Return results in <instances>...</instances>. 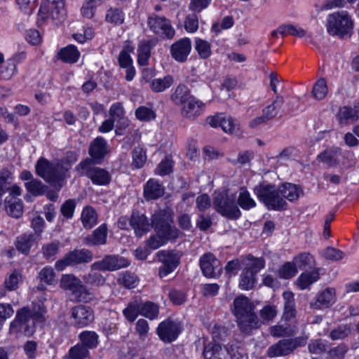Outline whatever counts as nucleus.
Masks as SVG:
<instances>
[{
  "label": "nucleus",
  "instance_id": "obj_11",
  "mask_svg": "<svg viewBox=\"0 0 359 359\" xmlns=\"http://www.w3.org/2000/svg\"><path fill=\"white\" fill-rule=\"evenodd\" d=\"M170 217L167 211L158 210L153 215L151 225L157 233L163 235L167 239H173L178 236V231L170 226Z\"/></svg>",
  "mask_w": 359,
  "mask_h": 359
},
{
  "label": "nucleus",
  "instance_id": "obj_29",
  "mask_svg": "<svg viewBox=\"0 0 359 359\" xmlns=\"http://www.w3.org/2000/svg\"><path fill=\"white\" fill-rule=\"evenodd\" d=\"M283 297L284 300V311L283 317L285 320H290L296 316L294 294L290 291H286L283 292Z\"/></svg>",
  "mask_w": 359,
  "mask_h": 359
},
{
  "label": "nucleus",
  "instance_id": "obj_43",
  "mask_svg": "<svg viewBox=\"0 0 359 359\" xmlns=\"http://www.w3.org/2000/svg\"><path fill=\"white\" fill-rule=\"evenodd\" d=\"M279 34H280L282 36H285L286 35H292L302 38L306 35V31L297 25L285 24L279 26Z\"/></svg>",
  "mask_w": 359,
  "mask_h": 359
},
{
  "label": "nucleus",
  "instance_id": "obj_30",
  "mask_svg": "<svg viewBox=\"0 0 359 359\" xmlns=\"http://www.w3.org/2000/svg\"><path fill=\"white\" fill-rule=\"evenodd\" d=\"M192 97L193 95L190 94L188 87L184 84L178 85L171 95V100L176 105L184 106Z\"/></svg>",
  "mask_w": 359,
  "mask_h": 359
},
{
  "label": "nucleus",
  "instance_id": "obj_34",
  "mask_svg": "<svg viewBox=\"0 0 359 359\" xmlns=\"http://www.w3.org/2000/svg\"><path fill=\"white\" fill-rule=\"evenodd\" d=\"M284 102L285 100L283 96L276 95L272 104L266 107L262 111V114L266 121H269L276 116Z\"/></svg>",
  "mask_w": 359,
  "mask_h": 359
},
{
  "label": "nucleus",
  "instance_id": "obj_37",
  "mask_svg": "<svg viewBox=\"0 0 359 359\" xmlns=\"http://www.w3.org/2000/svg\"><path fill=\"white\" fill-rule=\"evenodd\" d=\"M320 278L318 270L302 273L297 280V285L302 290L306 289Z\"/></svg>",
  "mask_w": 359,
  "mask_h": 359
},
{
  "label": "nucleus",
  "instance_id": "obj_20",
  "mask_svg": "<svg viewBox=\"0 0 359 359\" xmlns=\"http://www.w3.org/2000/svg\"><path fill=\"white\" fill-rule=\"evenodd\" d=\"M107 144L102 137H97L90 144L88 154L95 163H101L107 154Z\"/></svg>",
  "mask_w": 359,
  "mask_h": 359
},
{
  "label": "nucleus",
  "instance_id": "obj_25",
  "mask_svg": "<svg viewBox=\"0 0 359 359\" xmlns=\"http://www.w3.org/2000/svg\"><path fill=\"white\" fill-rule=\"evenodd\" d=\"M337 118L340 123H348L359 119V102L353 107L344 106L341 107L337 114Z\"/></svg>",
  "mask_w": 359,
  "mask_h": 359
},
{
  "label": "nucleus",
  "instance_id": "obj_27",
  "mask_svg": "<svg viewBox=\"0 0 359 359\" xmlns=\"http://www.w3.org/2000/svg\"><path fill=\"white\" fill-rule=\"evenodd\" d=\"M107 229L104 224H102L96 229L91 235L84 238V243L89 246L104 245L107 242Z\"/></svg>",
  "mask_w": 359,
  "mask_h": 359
},
{
  "label": "nucleus",
  "instance_id": "obj_3",
  "mask_svg": "<svg viewBox=\"0 0 359 359\" xmlns=\"http://www.w3.org/2000/svg\"><path fill=\"white\" fill-rule=\"evenodd\" d=\"M36 173L48 183H60L65 177L69 168L63 166L60 161L50 162L41 157L35 165Z\"/></svg>",
  "mask_w": 359,
  "mask_h": 359
},
{
  "label": "nucleus",
  "instance_id": "obj_38",
  "mask_svg": "<svg viewBox=\"0 0 359 359\" xmlns=\"http://www.w3.org/2000/svg\"><path fill=\"white\" fill-rule=\"evenodd\" d=\"M97 216L95 210L91 207H86L81 213V221L86 229L93 228L97 223Z\"/></svg>",
  "mask_w": 359,
  "mask_h": 359
},
{
  "label": "nucleus",
  "instance_id": "obj_31",
  "mask_svg": "<svg viewBox=\"0 0 359 359\" xmlns=\"http://www.w3.org/2000/svg\"><path fill=\"white\" fill-rule=\"evenodd\" d=\"M80 53L75 46L69 45L60 49L57 53L58 59L66 63H75L78 61Z\"/></svg>",
  "mask_w": 359,
  "mask_h": 359
},
{
  "label": "nucleus",
  "instance_id": "obj_62",
  "mask_svg": "<svg viewBox=\"0 0 359 359\" xmlns=\"http://www.w3.org/2000/svg\"><path fill=\"white\" fill-rule=\"evenodd\" d=\"M348 350V348L346 344H341L330 349L327 354L330 359H344Z\"/></svg>",
  "mask_w": 359,
  "mask_h": 359
},
{
  "label": "nucleus",
  "instance_id": "obj_51",
  "mask_svg": "<svg viewBox=\"0 0 359 359\" xmlns=\"http://www.w3.org/2000/svg\"><path fill=\"white\" fill-rule=\"evenodd\" d=\"M141 315L150 319L153 320L157 318L158 315V306L151 302H147L140 304Z\"/></svg>",
  "mask_w": 359,
  "mask_h": 359
},
{
  "label": "nucleus",
  "instance_id": "obj_23",
  "mask_svg": "<svg viewBox=\"0 0 359 359\" xmlns=\"http://www.w3.org/2000/svg\"><path fill=\"white\" fill-rule=\"evenodd\" d=\"M335 302V290L332 287H327L316 296L315 301L311 302L310 305L311 308L318 309L328 308L334 304Z\"/></svg>",
  "mask_w": 359,
  "mask_h": 359
},
{
  "label": "nucleus",
  "instance_id": "obj_39",
  "mask_svg": "<svg viewBox=\"0 0 359 359\" xmlns=\"http://www.w3.org/2000/svg\"><path fill=\"white\" fill-rule=\"evenodd\" d=\"M238 204L245 210H249L256 206V202L251 197L249 191L245 189L241 188L238 197Z\"/></svg>",
  "mask_w": 359,
  "mask_h": 359
},
{
  "label": "nucleus",
  "instance_id": "obj_8",
  "mask_svg": "<svg viewBox=\"0 0 359 359\" xmlns=\"http://www.w3.org/2000/svg\"><path fill=\"white\" fill-rule=\"evenodd\" d=\"M213 205L217 212L229 219H237L241 212L236 203V195L227 191L217 193L213 201Z\"/></svg>",
  "mask_w": 359,
  "mask_h": 359
},
{
  "label": "nucleus",
  "instance_id": "obj_1",
  "mask_svg": "<svg viewBox=\"0 0 359 359\" xmlns=\"http://www.w3.org/2000/svg\"><path fill=\"white\" fill-rule=\"evenodd\" d=\"M255 306L245 295L238 296L233 302L232 312L240 329L246 333L259 325V319L254 311Z\"/></svg>",
  "mask_w": 359,
  "mask_h": 359
},
{
  "label": "nucleus",
  "instance_id": "obj_13",
  "mask_svg": "<svg viewBox=\"0 0 359 359\" xmlns=\"http://www.w3.org/2000/svg\"><path fill=\"white\" fill-rule=\"evenodd\" d=\"M147 24L149 29L156 34L163 35L171 39L175 34V31L170 21L164 17L151 15L148 18Z\"/></svg>",
  "mask_w": 359,
  "mask_h": 359
},
{
  "label": "nucleus",
  "instance_id": "obj_64",
  "mask_svg": "<svg viewBox=\"0 0 359 359\" xmlns=\"http://www.w3.org/2000/svg\"><path fill=\"white\" fill-rule=\"evenodd\" d=\"M277 308L273 305H266L260 311L259 315L264 321L269 322L277 316Z\"/></svg>",
  "mask_w": 359,
  "mask_h": 359
},
{
  "label": "nucleus",
  "instance_id": "obj_19",
  "mask_svg": "<svg viewBox=\"0 0 359 359\" xmlns=\"http://www.w3.org/2000/svg\"><path fill=\"white\" fill-rule=\"evenodd\" d=\"M207 121L210 126L214 128L221 127L225 133H238L239 131L238 125L236 121L231 116H226L223 114H219L207 118Z\"/></svg>",
  "mask_w": 359,
  "mask_h": 359
},
{
  "label": "nucleus",
  "instance_id": "obj_28",
  "mask_svg": "<svg viewBox=\"0 0 359 359\" xmlns=\"http://www.w3.org/2000/svg\"><path fill=\"white\" fill-rule=\"evenodd\" d=\"M293 351L290 339H282L268 348L267 354L271 358L287 355Z\"/></svg>",
  "mask_w": 359,
  "mask_h": 359
},
{
  "label": "nucleus",
  "instance_id": "obj_4",
  "mask_svg": "<svg viewBox=\"0 0 359 359\" xmlns=\"http://www.w3.org/2000/svg\"><path fill=\"white\" fill-rule=\"evenodd\" d=\"M254 191L269 210L280 211L286 209L287 203L280 196L279 188L274 185L264 182L255 187Z\"/></svg>",
  "mask_w": 359,
  "mask_h": 359
},
{
  "label": "nucleus",
  "instance_id": "obj_6",
  "mask_svg": "<svg viewBox=\"0 0 359 359\" xmlns=\"http://www.w3.org/2000/svg\"><path fill=\"white\" fill-rule=\"evenodd\" d=\"M95 164L93 160L86 158L75 166L74 171L80 177L86 176L89 178L94 184H109L111 181L109 172L104 168L95 166Z\"/></svg>",
  "mask_w": 359,
  "mask_h": 359
},
{
  "label": "nucleus",
  "instance_id": "obj_10",
  "mask_svg": "<svg viewBox=\"0 0 359 359\" xmlns=\"http://www.w3.org/2000/svg\"><path fill=\"white\" fill-rule=\"evenodd\" d=\"M60 284L62 288L71 291L75 301L88 302L92 299V294L87 287L72 274L63 275Z\"/></svg>",
  "mask_w": 359,
  "mask_h": 359
},
{
  "label": "nucleus",
  "instance_id": "obj_33",
  "mask_svg": "<svg viewBox=\"0 0 359 359\" xmlns=\"http://www.w3.org/2000/svg\"><path fill=\"white\" fill-rule=\"evenodd\" d=\"M156 256L159 262L174 269L180 264V256L172 251L161 250L156 253Z\"/></svg>",
  "mask_w": 359,
  "mask_h": 359
},
{
  "label": "nucleus",
  "instance_id": "obj_36",
  "mask_svg": "<svg viewBox=\"0 0 359 359\" xmlns=\"http://www.w3.org/2000/svg\"><path fill=\"white\" fill-rule=\"evenodd\" d=\"M173 83V77L166 75L163 78L153 79L150 83V88L154 92L161 93L170 88Z\"/></svg>",
  "mask_w": 359,
  "mask_h": 359
},
{
  "label": "nucleus",
  "instance_id": "obj_22",
  "mask_svg": "<svg viewBox=\"0 0 359 359\" xmlns=\"http://www.w3.org/2000/svg\"><path fill=\"white\" fill-rule=\"evenodd\" d=\"M204 109V103L193 96L192 98L182 106L181 112L184 117L190 120H194L203 113Z\"/></svg>",
  "mask_w": 359,
  "mask_h": 359
},
{
  "label": "nucleus",
  "instance_id": "obj_60",
  "mask_svg": "<svg viewBox=\"0 0 359 359\" xmlns=\"http://www.w3.org/2000/svg\"><path fill=\"white\" fill-rule=\"evenodd\" d=\"M297 272V269L294 262H287L278 270V275L281 278L288 279L294 276Z\"/></svg>",
  "mask_w": 359,
  "mask_h": 359
},
{
  "label": "nucleus",
  "instance_id": "obj_49",
  "mask_svg": "<svg viewBox=\"0 0 359 359\" xmlns=\"http://www.w3.org/2000/svg\"><path fill=\"white\" fill-rule=\"evenodd\" d=\"M140 309V303L133 301L128 304L127 307L123 311V313L128 321L133 322L138 314H141Z\"/></svg>",
  "mask_w": 359,
  "mask_h": 359
},
{
  "label": "nucleus",
  "instance_id": "obj_7",
  "mask_svg": "<svg viewBox=\"0 0 359 359\" xmlns=\"http://www.w3.org/2000/svg\"><path fill=\"white\" fill-rule=\"evenodd\" d=\"M30 315L27 307L18 310L15 319L10 323L8 334L15 338L31 337L35 332V324Z\"/></svg>",
  "mask_w": 359,
  "mask_h": 359
},
{
  "label": "nucleus",
  "instance_id": "obj_14",
  "mask_svg": "<svg viewBox=\"0 0 359 359\" xmlns=\"http://www.w3.org/2000/svg\"><path fill=\"white\" fill-rule=\"evenodd\" d=\"M72 324L79 328L90 325L94 320L93 309L87 306L79 305L71 309Z\"/></svg>",
  "mask_w": 359,
  "mask_h": 359
},
{
  "label": "nucleus",
  "instance_id": "obj_59",
  "mask_svg": "<svg viewBox=\"0 0 359 359\" xmlns=\"http://www.w3.org/2000/svg\"><path fill=\"white\" fill-rule=\"evenodd\" d=\"M198 13H189L184 20V28L190 33L196 32L198 29Z\"/></svg>",
  "mask_w": 359,
  "mask_h": 359
},
{
  "label": "nucleus",
  "instance_id": "obj_32",
  "mask_svg": "<svg viewBox=\"0 0 359 359\" xmlns=\"http://www.w3.org/2000/svg\"><path fill=\"white\" fill-rule=\"evenodd\" d=\"M341 155L339 148L325 150L318 156V161L327 164L329 166H335L339 163V157Z\"/></svg>",
  "mask_w": 359,
  "mask_h": 359
},
{
  "label": "nucleus",
  "instance_id": "obj_58",
  "mask_svg": "<svg viewBox=\"0 0 359 359\" xmlns=\"http://www.w3.org/2000/svg\"><path fill=\"white\" fill-rule=\"evenodd\" d=\"M118 283L127 288H133L138 282L137 276L130 272H125L120 274L118 279Z\"/></svg>",
  "mask_w": 359,
  "mask_h": 359
},
{
  "label": "nucleus",
  "instance_id": "obj_47",
  "mask_svg": "<svg viewBox=\"0 0 359 359\" xmlns=\"http://www.w3.org/2000/svg\"><path fill=\"white\" fill-rule=\"evenodd\" d=\"M137 62L141 66H145L148 63L151 55V46L148 42L142 41L138 46Z\"/></svg>",
  "mask_w": 359,
  "mask_h": 359
},
{
  "label": "nucleus",
  "instance_id": "obj_5",
  "mask_svg": "<svg viewBox=\"0 0 359 359\" xmlns=\"http://www.w3.org/2000/svg\"><path fill=\"white\" fill-rule=\"evenodd\" d=\"M244 268L240 275L239 287L243 290H252L257 283V274L264 267L263 258L248 255L243 261Z\"/></svg>",
  "mask_w": 359,
  "mask_h": 359
},
{
  "label": "nucleus",
  "instance_id": "obj_26",
  "mask_svg": "<svg viewBox=\"0 0 359 359\" xmlns=\"http://www.w3.org/2000/svg\"><path fill=\"white\" fill-rule=\"evenodd\" d=\"M205 359H229V352L226 348L216 343H209L203 350Z\"/></svg>",
  "mask_w": 359,
  "mask_h": 359
},
{
  "label": "nucleus",
  "instance_id": "obj_55",
  "mask_svg": "<svg viewBox=\"0 0 359 359\" xmlns=\"http://www.w3.org/2000/svg\"><path fill=\"white\" fill-rule=\"evenodd\" d=\"M89 352L83 345L76 344L72 347L68 352L67 359H85L88 355Z\"/></svg>",
  "mask_w": 359,
  "mask_h": 359
},
{
  "label": "nucleus",
  "instance_id": "obj_35",
  "mask_svg": "<svg viewBox=\"0 0 359 359\" xmlns=\"http://www.w3.org/2000/svg\"><path fill=\"white\" fill-rule=\"evenodd\" d=\"M280 196L290 201H297L301 192L300 189L295 184L286 183L279 187Z\"/></svg>",
  "mask_w": 359,
  "mask_h": 359
},
{
  "label": "nucleus",
  "instance_id": "obj_40",
  "mask_svg": "<svg viewBox=\"0 0 359 359\" xmlns=\"http://www.w3.org/2000/svg\"><path fill=\"white\" fill-rule=\"evenodd\" d=\"M351 326L349 324H341L332 330L329 337L333 341L341 340L348 337L351 333Z\"/></svg>",
  "mask_w": 359,
  "mask_h": 359
},
{
  "label": "nucleus",
  "instance_id": "obj_48",
  "mask_svg": "<svg viewBox=\"0 0 359 359\" xmlns=\"http://www.w3.org/2000/svg\"><path fill=\"white\" fill-rule=\"evenodd\" d=\"M21 276L20 274L14 271L12 273L8 278L5 280L4 286L5 288L0 290V296L1 297H5L6 294V290L9 291L15 290L17 289L19 280Z\"/></svg>",
  "mask_w": 359,
  "mask_h": 359
},
{
  "label": "nucleus",
  "instance_id": "obj_21",
  "mask_svg": "<svg viewBox=\"0 0 359 359\" xmlns=\"http://www.w3.org/2000/svg\"><path fill=\"white\" fill-rule=\"evenodd\" d=\"M130 224L133 229L137 237H142L148 233L151 225L149 219L144 215L138 212H133L130 219Z\"/></svg>",
  "mask_w": 359,
  "mask_h": 359
},
{
  "label": "nucleus",
  "instance_id": "obj_44",
  "mask_svg": "<svg viewBox=\"0 0 359 359\" xmlns=\"http://www.w3.org/2000/svg\"><path fill=\"white\" fill-rule=\"evenodd\" d=\"M25 186L27 191L34 196L43 195L48 189L47 186L37 179H32L30 181L26 182Z\"/></svg>",
  "mask_w": 359,
  "mask_h": 359
},
{
  "label": "nucleus",
  "instance_id": "obj_57",
  "mask_svg": "<svg viewBox=\"0 0 359 359\" xmlns=\"http://www.w3.org/2000/svg\"><path fill=\"white\" fill-rule=\"evenodd\" d=\"M173 161L170 156H165L158 165L155 170V174L165 176L172 170Z\"/></svg>",
  "mask_w": 359,
  "mask_h": 359
},
{
  "label": "nucleus",
  "instance_id": "obj_16",
  "mask_svg": "<svg viewBox=\"0 0 359 359\" xmlns=\"http://www.w3.org/2000/svg\"><path fill=\"white\" fill-rule=\"evenodd\" d=\"M199 264L203 274L206 277L213 278L221 273L220 262L211 252L203 254L200 257Z\"/></svg>",
  "mask_w": 359,
  "mask_h": 359
},
{
  "label": "nucleus",
  "instance_id": "obj_2",
  "mask_svg": "<svg viewBox=\"0 0 359 359\" xmlns=\"http://www.w3.org/2000/svg\"><path fill=\"white\" fill-rule=\"evenodd\" d=\"M353 27L354 21L347 11H337L327 17L326 29L331 36H336L340 39L350 37Z\"/></svg>",
  "mask_w": 359,
  "mask_h": 359
},
{
  "label": "nucleus",
  "instance_id": "obj_12",
  "mask_svg": "<svg viewBox=\"0 0 359 359\" xmlns=\"http://www.w3.org/2000/svg\"><path fill=\"white\" fill-rule=\"evenodd\" d=\"M93 257V253L87 249L76 250L67 253L62 259L57 261L55 266L57 271H62L68 266L90 262Z\"/></svg>",
  "mask_w": 359,
  "mask_h": 359
},
{
  "label": "nucleus",
  "instance_id": "obj_24",
  "mask_svg": "<svg viewBox=\"0 0 359 359\" xmlns=\"http://www.w3.org/2000/svg\"><path fill=\"white\" fill-rule=\"evenodd\" d=\"M165 192L164 187L156 179H149L144 186V196L147 201L161 197Z\"/></svg>",
  "mask_w": 359,
  "mask_h": 359
},
{
  "label": "nucleus",
  "instance_id": "obj_41",
  "mask_svg": "<svg viewBox=\"0 0 359 359\" xmlns=\"http://www.w3.org/2000/svg\"><path fill=\"white\" fill-rule=\"evenodd\" d=\"M327 93L328 87L325 79L320 78L313 85V97L317 100H323L326 97Z\"/></svg>",
  "mask_w": 359,
  "mask_h": 359
},
{
  "label": "nucleus",
  "instance_id": "obj_52",
  "mask_svg": "<svg viewBox=\"0 0 359 359\" xmlns=\"http://www.w3.org/2000/svg\"><path fill=\"white\" fill-rule=\"evenodd\" d=\"M30 313L31 319L36 322L42 323L45 321V314L46 313V308L42 302H38L33 305V308L29 309Z\"/></svg>",
  "mask_w": 359,
  "mask_h": 359
},
{
  "label": "nucleus",
  "instance_id": "obj_15",
  "mask_svg": "<svg viewBox=\"0 0 359 359\" xmlns=\"http://www.w3.org/2000/svg\"><path fill=\"white\" fill-rule=\"evenodd\" d=\"M180 332V324L170 319L161 322L157 328V334L159 338L165 343L175 341Z\"/></svg>",
  "mask_w": 359,
  "mask_h": 359
},
{
  "label": "nucleus",
  "instance_id": "obj_18",
  "mask_svg": "<svg viewBox=\"0 0 359 359\" xmlns=\"http://www.w3.org/2000/svg\"><path fill=\"white\" fill-rule=\"evenodd\" d=\"M128 265L129 262L123 257L107 255L102 260L94 262L91 265V269L98 271H115Z\"/></svg>",
  "mask_w": 359,
  "mask_h": 359
},
{
  "label": "nucleus",
  "instance_id": "obj_17",
  "mask_svg": "<svg viewBox=\"0 0 359 359\" xmlns=\"http://www.w3.org/2000/svg\"><path fill=\"white\" fill-rule=\"evenodd\" d=\"M191 48V39L184 37L176 41L170 46V55L175 61L183 63L187 61Z\"/></svg>",
  "mask_w": 359,
  "mask_h": 359
},
{
  "label": "nucleus",
  "instance_id": "obj_46",
  "mask_svg": "<svg viewBox=\"0 0 359 359\" xmlns=\"http://www.w3.org/2000/svg\"><path fill=\"white\" fill-rule=\"evenodd\" d=\"M80 340L86 348H94L98 344V335L92 331H83L79 335Z\"/></svg>",
  "mask_w": 359,
  "mask_h": 359
},
{
  "label": "nucleus",
  "instance_id": "obj_53",
  "mask_svg": "<svg viewBox=\"0 0 359 359\" xmlns=\"http://www.w3.org/2000/svg\"><path fill=\"white\" fill-rule=\"evenodd\" d=\"M270 334L276 337H291L294 335L295 330L290 326L276 325L270 327Z\"/></svg>",
  "mask_w": 359,
  "mask_h": 359
},
{
  "label": "nucleus",
  "instance_id": "obj_45",
  "mask_svg": "<svg viewBox=\"0 0 359 359\" xmlns=\"http://www.w3.org/2000/svg\"><path fill=\"white\" fill-rule=\"evenodd\" d=\"M34 244V236L32 234H23L17 238L16 248L25 255L28 254L31 247Z\"/></svg>",
  "mask_w": 359,
  "mask_h": 359
},
{
  "label": "nucleus",
  "instance_id": "obj_50",
  "mask_svg": "<svg viewBox=\"0 0 359 359\" xmlns=\"http://www.w3.org/2000/svg\"><path fill=\"white\" fill-rule=\"evenodd\" d=\"M195 49L202 59L208 58L212 53L210 43L199 38L195 39Z\"/></svg>",
  "mask_w": 359,
  "mask_h": 359
},
{
  "label": "nucleus",
  "instance_id": "obj_42",
  "mask_svg": "<svg viewBox=\"0 0 359 359\" xmlns=\"http://www.w3.org/2000/svg\"><path fill=\"white\" fill-rule=\"evenodd\" d=\"M133 165L137 169L142 168L147 161V151L144 148L137 146L132 151Z\"/></svg>",
  "mask_w": 359,
  "mask_h": 359
},
{
  "label": "nucleus",
  "instance_id": "obj_9",
  "mask_svg": "<svg viewBox=\"0 0 359 359\" xmlns=\"http://www.w3.org/2000/svg\"><path fill=\"white\" fill-rule=\"evenodd\" d=\"M65 15V0H46L41 4L39 10L37 24L41 26L50 18L61 21Z\"/></svg>",
  "mask_w": 359,
  "mask_h": 359
},
{
  "label": "nucleus",
  "instance_id": "obj_61",
  "mask_svg": "<svg viewBox=\"0 0 359 359\" xmlns=\"http://www.w3.org/2000/svg\"><path fill=\"white\" fill-rule=\"evenodd\" d=\"M357 0H326L320 6V11H329L344 8L346 3L353 4Z\"/></svg>",
  "mask_w": 359,
  "mask_h": 359
},
{
  "label": "nucleus",
  "instance_id": "obj_56",
  "mask_svg": "<svg viewBox=\"0 0 359 359\" xmlns=\"http://www.w3.org/2000/svg\"><path fill=\"white\" fill-rule=\"evenodd\" d=\"M6 208L8 214L11 217L19 218L22 215L23 203L20 200L8 201Z\"/></svg>",
  "mask_w": 359,
  "mask_h": 359
},
{
  "label": "nucleus",
  "instance_id": "obj_54",
  "mask_svg": "<svg viewBox=\"0 0 359 359\" xmlns=\"http://www.w3.org/2000/svg\"><path fill=\"white\" fill-rule=\"evenodd\" d=\"M105 20L107 22L115 25L122 24L124 20V14L119 8H110L107 11Z\"/></svg>",
  "mask_w": 359,
  "mask_h": 359
},
{
  "label": "nucleus",
  "instance_id": "obj_63",
  "mask_svg": "<svg viewBox=\"0 0 359 359\" xmlns=\"http://www.w3.org/2000/svg\"><path fill=\"white\" fill-rule=\"evenodd\" d=\"M135 115L139 120L144 121H151L156 117V114L151 109L143 106L136 109Z\"/></svg>",
  "mask_w": 359,
  "mask_h": 359
}]
</instances>
